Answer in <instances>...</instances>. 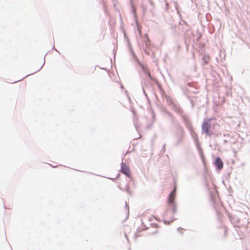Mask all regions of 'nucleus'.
I'll list each match as a JSON object with an SVG mask.
<instances>
[{
  "label": "nucleus",
  "mask_w": 250,
  "mask_h": 250,
  "mask_svg": "<svg viewBox=\"0 0 250 250\" xmlns=\"http://www.w3.org/2000/svg\"><path fill=\"white\" fill-rule=\"evenodd\" d=\"M210 119L205 120L202 125V132L206 133L208 136H210L212 134V132L209 129L210 127Z\"/></svg>",
  "instance_id": "nucleus-1"
},
{
  "label": "nucleus",
  "mask_w": 250,
  "mask_h": 250,
  "mask_svg": "<svg viewBox=\"0 0 250 250\" xmlns=\"http://www.w3.org/2000/svg\"><path fill=\"white\" fill-rule=\"evenodd\" d=\"M184 135V131L182 129H180L176 132L175 135V145H179L182 141Z\"/></svg>",
  "instance_id": "nucleus-2"
},
{
  "label": "nucleus",
  "mask_w": 250,
  "mask_h": 250,
  "mask_svg": "<svg viewBox=\"0 0 250 250\" xmlns=\"http://www.w3.org/2000/svg\"><path fill=\"white\" fill-rule=\"evenodd\" d=\"M168 203L169 204L171 205L172 207L173 213H176L177 212V208L176 205L174 202V200L170 197V198L168 199Z\"/></svg>",
  "instance_id": "nucleus-4"
},
{
  "label": "nucleus",
  "mask_w": 250,
  "mask_h": 250,
  "mask_svg": "<svg viewBox=\"0 0 250 250\" xmlns=\"http://www.w3.org/2000/svg\"><path fill=\"white\" fill-rule=\"evenodd\" d=\"M173 220H174V219H173L171 221L172 222V221H173Z\"/></svg>",
  "instance_id": "nucleus-16"
},
{
  "label": "nucleus",
  "mask_w": 250,
  "mask_h": 250,
  "mask_svg": "<svg viewBox=\"0 0 250 250\" xmlns=\"http://www.w3.org/2000/svg\"><path fill=\"white\" fill-rule=\"evenodd\" d=\"M214 165L216 168L218 170H221L223 167V163L221 159L219 157H217L214 162Z\"/></svg>",
  "instance_id": "nucleus-3"
},
{
  "label": "nucleus",
  "mask_w": 250,
  "mask_h": 250,
  "mask_svg": "<svg viewBox=\"0 0 250 250\" xmlns=\"http://www.w3.org/2000/svg\"><path fill=\"white\" fill-rule=\"evenodd\" d=\"M181 229V228H179L178 229V230H179V229Z\"/></svg>",
  "instance_id": "nucleus-15"
},
{
  "label": "nucleus",
  "mask_w": 250,
  "mask_h": 250,
  "mask_svg": "<svg viewBox=\"0 0 250 250\" xmlns=\"http://www.w3.org/2000/svg\"><path fill=\"white\" fill-rule=\"evenodd\" d=\"M145 36H146V39H145L144 42H145V44H146V46L148 47L149 42H150V40L148 39L147 34H146Z\"/></svg>",
  "instance_id": "nucleus-9"
},
{
  "label": "nucleus",
  "mask_w": 250,
  "mask_h": 250,
  "mask_svg": "<svg viewBox=\"0 0 250 250\" xmlns=\"http://www.w3.org/2000/svg\"><path fill=\"white\" fill-rule=\"evenodd\" d=\"M143 71L144 72V73H145L146 74V76H147L148 77H149L150 79H151V75H150V72H149V71L147 69V68H144V67H143Z\"/></svg>",
  "instance_id": "nucleus-8"
},
{
  "label": "nucleus",
  "mask_w": 250,
  "mask_h": 250,
  "mask_svg": "<svg viewBox=\"0 0 250 250\" xmlns=\"http://www.w3.org/2000/svg\"><path fill=\"white\" fill-rule=\"evenodd\" d=\"M176 190V187H174V189L172 190V191L171 192V193L169 194L168 196V198L171 197L174 200H175V194Z\"/></svg>",
  "instance_id": "nucleus-7"
},
{
  "label": "nucleus",
  "mask_w": 250,
  "mask_h": 250,
  "mask_svg": "<svg viewBox=\"0 0 250 250\" xmlns=\"http://www.w3.org/2000/svg\"><path fill=\"white\" fill-rule=\"evenodd\" d=\"M164 222H165V224H166V225H167V224H169V221H165Z\"/></svg>",
  "instance_id": "nucleus-11"
},
{
  "label": "nucleus",
  "mask_w": 250,
  "mask_h": 250,
  "mask_svg": "<svg viewBox=\"0 0 250 250\" xmlns=\"http://www.w3.org/2000/svg\"><path fill=\"white\" fill-rule=\"evenodd\" d=\"M128 188H129L128 186V185L126 186V192L127 193H129Z\"/></svg>",
  "instance_id": "nucleus-12"
},
{
  "label": "nucleus",
  "mask_w": 250,
  "mask_h": 250,
  "mask_svg": "<svg viewBox=\"0 0 250 250\" xmlns=\"http://www.w3.org/2000/svg\"><path fill=\"white\" fill-rule=\"evenodd\" d=\"M209 60V58L208 56L205 55L203 57V61H204L205 63H207L208 62Z\"/></svg>",
  "instance_id": "nucleus-10"
},
{
  "label": "nucleus",
  "mask_w": 250,
  "mask_h": 250,
  "mask_svg": "<svg viewBox=\"0 0 250 250\" xmlns=\"http://www.w3.org/2000/svg\"><path fill=\"white\" fill-rule=\"evenodd\" d=\"M121 172L127 176H129L130 175V171L128 167L125 165L123 163H122Z\"/></svg>",
  "instance_id": "nucleus-5"
},
{
  "label": "nucleus",
  "mask_w": 250,
  "mask_h": 250,
  "mask_svg": "<svg viewBox=\"0 0 250 250\" xmlns=\"http://www.w3.org/2000/svg\"><path fill=\"white\" fill-rule=\"evenodd\" d=\"M125 207L126 208V209H127V211H128L129 207H128V206L126 204Z\"/></svg>",
  "instance_id": "nucleus-13"
},
{
  "label": "nucleus",
  "mask_w": 250,
  "mask_h": 250,
  "mask_svg": "<svg viewBox=\"0 0 250 250\" xmlns=\"http://www.w3.org/2000/svg\"><path fill=\"white\" fill-rule=\"evenodd\" d=\"M189 131L191 134V135L192 137V138L193 139L195 142L197 144L198 142V136L196 133L193 130V129L190 127L189 128Z\"/></svg>",
  "instance_id": "nucleus-6"
},
{
  "label": "nucleus",
  "mask_w": 250,
  "mask_h": 250,
  "mask_svg": "<svg viewBox=\"0 0 250 250\" xmlns=\"http://www.w3.org/2000/svg\"><path fill=\"white\" fill-rule=\"evenodd\" d=\"M138 31H139V34H141V30L139 29H138Z\"/></svg>",
  "instance_id": "nucleus-14"
}]
</instances>
